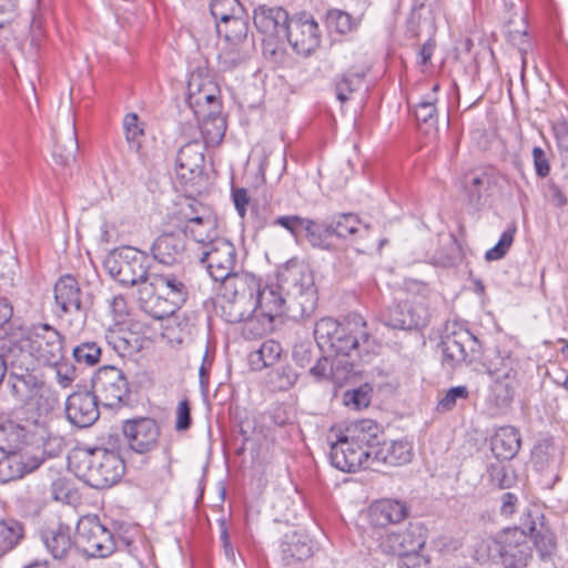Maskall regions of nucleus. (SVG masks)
<instances>
[{
    "instance_id": "1",
    "label": "nucleus",
    "mask_w": 568,
    "mask_h": 568,
    "mask_svg": "<svg viewBox=\"0 0 568 568\" xmlns=\"http://www.w3.org/2000/svg\"><path fill=\"white\" fill-rule=\"evenodd\" d=\"M119 448L120 436L108 434L106 442L101 446L80 449L74 465L77 476L97 489L115 485L125 471Z\"/></svg>"
},
{
    "instance_id": "2",
    "label": "nucleus",
    "mask_w": 568,
    "mask_h": 568,
    "mask_svg": "<svg viewBox=\"0 0 568 568\" xmlns=\"http://www.w3.org/2000/svg\"><path fill=\"white\" fill-rule=\"evenodd\" d=\"M12 339L16 354L29 362L36 358L44 365H58L64 357L63 337L49 324L34 326L28 334Z\"/></svg>"
},
{
    "instance_id": "3",
    "label": "nucleus",
    "mask_w": 568,
    "mask_h": 568,
    "mask_svg": "<svg viewBox=\"0 0 568 568\" xmlns=\"http://www.w3.org/2000/svg\"><path fill=\"white\" fill-rule=\"evenodd\" d=\"M225 300L223 314L229 323H241L254 313V296L258 291L260 281L253 274L237 270L220 282Z\"/></svg>"
},
{
    "instance_id": "4",
    "label": "nucleus",
    "mask_w": 568,
    "mask_h": 568,
    "mask_svg": "<svg viewBox=\"0 0 568 568\" xmlns=\"http://www.w3.org/2000/svg\"><path fill=\"white\" fill-rule=\"evenodd\" d=\"M536 531L535 521H525L520 527L504 531L500 536V555L525 562L530 557L528 539H532L541 556L550 555L556 547L554 535L548 531Z\"/></svg>"
},
{
    "instance_id": "5",
    "label": "nucleus",
    "mask_w": 568,
    "mask_h": 568,
    "mask_svg": "<svg viewBox=\"0 0 568 568\" xmlns=\"http://www.w3.org/2000/svg\"><path fill=\"white\" fill-rule=\"evenodd\" d=\"M104 266L111 277L122 285L138 286L139 288L151 277L149 256L132 246H122L111 252Z\"/></svg>"
},
{
    "instance_id": "6",
    "label": "nucleus",
    "mask_w": 568,
    "mask_h": 568,
    "mask_svg": "<svg viewBox=\"0 0 568 568\" xmlns=\"http://www.w3.org/2000/svg\"><path fill=\"white\" fill-rule=\"evenodd\" d=\"M278 281L287 295L300 305L301 315L313 312L317 296L313 272L306 263L291 260L281 270Z\"/></svg>"
},
{
    "instance_id": "7",
    "label": "nucleus",
    "mask_w": 568,
    "mask_h": 568,
    "mask_svg": "<svg viewBox=\"0 0 568 568\" xmlns=\"http://www.w3.org/2000/svg\"><path fill=\"white\" fill-rule=\"evenodd\" d=\"M31 362L27 358H12L9 371L8 383L11 394L23 405H39V398L43 397L50 389L47 387L42 377L34 371L29 368Z\"/></svg>"
},
{
    "instance_id": "8",
    "label": "nucleus",
    "mask_w": 568,
    "mask_h": 568,
    "mask_svg": "<svg viewBox=\"0 0 568 568\" xmlns=\"http://www.w3.org/2000/svg\"><path fill=\"white\" fill-rule=\"evenodd\" d=\"M211 278L221 282L239 270V255L235 245L227 239L213 242L205 250L197 252Z\"/></svg>"
},
{
    "instance_id": "9",
    "label": "nucleus",
    "mask_w": 568,
    "mask_h": 568,
    "mask_svg": "<svg viewBox=\"0 0 568 568\" xmlns=\"http://www.w3.org/2000/svg\"><path fill=\"white\" fill-rule=\"evenodd\" d=\"M80 551L90 557H106L114 550L112 534L97 517H82L77 525Z\"/></svg>"
},
{
    "instance_id": "10",
    "label": "nucleus",
    "mask_w": 568,
    "mask_h": 568,
    "mask_svg": "<svg viewBox=\"0 0 568 568\" xmlns=\"http://www.w3.org/2000/svg\"><path fill=\"white\" fill-rule=\"evenodd\" d=\"M93 394L103 406H119L129 395V383L121 369L114 366L101 367L92 378Z\"/></svg>"
},
{
    "instance_id": "11",
    "label": "nucleus",
    "mask_w": 568,
    "mask_h": 568,
    "mask_svg": "<svg viewBox=\"0 0 568 568\" xmlns=\"http://www.w3.org/2000/svg\"><path fill=\"white\" fill-rule=\"evenodd\" d=\"M297 54L308 55L321 43V32L315 19L306 13L291 18L283 37Z\"/></svg>"
},
{
    "instance_id": "12",
    "label": "nucleus",
    "mask_w": 568,
    "mask_h": 568,
    "mask_svg": "<svg viewBox=\"0 0 568 568\" xmlns=\"http://www.w3.org/2000/svg\"><path fill=\"white\" fill-rule=\"evenodd\" d=\"M425 544V531L419 524H409L403 531L386 532L378 538V548L382 552L400 558L419 551Z\"/></svg>"
},
{
    "instance_id": "13",
    "label": "nucleus",
    "mask_w": 568,
    "mask_h": 568,
    "mask_svg": "<svg viewBox=\"0 0 568 568\" xmlns=\"http://www.w3.org/2000/svg\"><path fill=\"white\" fill-rule=\"evenodd\" d=\"M122 433L132 452L148 454L158 447L161 429L154 419L141 417L124 420Z\"/></svg>"
},
{
    "instance_id": "14",
    "label": "nucleus",
    "mask_w": 568,
    "mask_h": 568,
    "mask_svg": "<svg viewBox=\"0 0 568 568\" xmlns=\"http://www.w3.org/2000/svg\"><path fill=\"white\" fill-rule=\"evenodd\" d=\"M329 459L335 468L354 473L362 467L372 465V450L365 449L362 445H356L348 436L344 435L332 443Z\"/></svg>"
},
{
    "instance_id": "15",
    "label": "nucleus",
    "mask_w": 568,
    "mask_h": 568,
    "mask_svg": "<svg viewBox=\"0 0 568 568\" xmlns=\"http://www.w3.org/2000/svg\"><path fill=\"white\" fill-rule=\"evenodd\" d=\"M443 364L455 368L463 363H471L479 352L478 339L469 331H458L447 334L440 343Z\"/></svg>"
},
{
    "instance_id": "16",
    "label": "nucleus",
    "mask_w": 568,
    "mask_h": 568,
    "mask_svg": "<svg viewBox=\"0 0 568 568\" xmlns=\"http://www.w3.org/2000/svg\"><path fill=\"white\" fill-rule=\"evenodd\" d=\"M98 400L93 392H73L65 400L67 419L79 428L93 425L100 416Z\"/></svg>"
},
{
    "instance_id": "17",
    "label": "nucleus",
    "mask_w": 568,
    "mask_h": 568,
    "mask_svg": "<svg viewBox=\"0 0 568 568\" xmlns=\"http://www.w3.org/2000/svg\"><path fill=\"white\" fill-rule=\"evenodd\" d=\"M42 541L54 560L73 565L78 558L80 551L78 538H72L71 528L68 525L59 524L57 527L45 529L42 532Z\"/></svg>"
},
{
    "instance_id": "18",
    "label": "nucleus",
    "mask_w": 568,
    "mask_h": 568,
    "mask_svg": "<svg viewBox=\"0 0 568 568\" xmlns=\"http://www.w3.org/2000/svg\"><path fill=\"white\" fill-rule=\"evenodd\" d=\"M382 321L393 329L420 328L427 324L428 311L420 303L403 302L388 307Z\"/></svg>"
},
{
    "instance_id": "19",
    "label": "nucleus",
    "mask_w": 568,
    "mask_h": 568,
    "mask_svg": "<svg viewBox=\"0 0 568 568\" xmlns=\"http://www.w3.org/2000/svg\"><path fill=\"white\" fill-rule=\"evenodd\" d=\"M45 460V450L33 453L20 450V453L6 454L0 459V483H9L23 478L37 470Z\"/></svg>"
},
{
    "instance_id": "20",
    "label": "nucleus",
    "mask_w": 568,
    "mask_h": 568,
    "mask_svg": "<svg viewBox=\"0 0 568 568\" xmlns=\"http://www.w3.org/2000/svg\"><path fill=\"white\" fill-rule=\"evenodd\" d=\"M499 173L493 168L471 171L464 176L463 189L469 204L483 205L494 193L499 182Z\"/></svg>"
},
{
    "instance_id": "21",
    "label": "nucleus",
    "mask_w": 568,
    "mask_h": 568,
    "mask_svg": "<svg viewBox=\"0 0 568 568\" xmlns=\"http://www.w3.org/2000/svg\"><path fill=\"white\" fill-rule=\"evenodd\" d=\"M205 145L200 140H192L182 145L176 155V174L184 183H193L200 178L204 168Z\"/></svg>"
},
{
    "instance_id": "22",
    "label": "nucleus",
    "mask_w": 568,
    "mask_h": 568,
    "mask_svg": "<svg viewBox=\"0 0 568 568\" xmlns=\"http://www.w3.org/2000/svg\"><path fill=\"white\" fill-rule=\"evenodd\" d=\"M290 20L287 11L282 7L260 4L253 12L256 29L270 39H283Z\"/></svg>"
},
{
    "instance_id": "23",
    "label": "nucleus",
    "mask_w": 568,
    "mask_h": 568,
    "mask_svg": "<svg viewBox=\"0 0 568 568\" xmlns=\"http://www.w3.org/2000/svg\"><path fill=\"white\" fill-rule=\"evenodd\" d=\"M54 301L63 313H75L84 322L87 306L78 281L72 275L61 276L54 285Z\"/></svg>"
},
{
    "instance_id": "24",
    "label": "nucleus",
    "mask_w": 568,
    "mask_h": 568,
    "mask_svg": "<svg viewBox=\"0 0 568 568\" xmlns=\"http://www.w3.org/2000/svg\"><path fill=\"white\" fill-rule=\"evenodd\" d=\"M365 323L359 316L342 323L338 333L326 349L333 351L336 355L349 356L352 352L361 347V341L367 342V334L364 332Z\"/></svg>"
},
{
    "instance_id": "25",
    "label": "nucleus",
    "mask_w": 568,
    "mask_h": 568,
    "mask_svg": "<svg viewBox=\"0 0 568 568\" xmlns=\"http://www.w3.org/2000/svg\"><path fill=\"white\" fill-rule=\"evenodd\" d=\"M136 297L140 308L155 320L166 318L180 308L163 293L160 294L150 282L138 288Z\"/></svg>"
},
{
    "instance_id": "26",
    "label": "nucleus",
    "mask_w": 568,
    "mask_h": 568,
    "mask_svg": "<svg viewBox=\"0 0 568 568\" xmlns=\"http://www.w3.org/2000/svg\"><path fill=\"white\" fill-rule=\"evenodd\" d=\"M407 504L398 499H379L374 501L367 510L369 524L374 527H386L398 524L408 517Z\"/></svg>"
},
{
    "instance_id": "27",
    "label": "nucleus",
    "mask_w": 568,
    "mask_h": 568,
    "mask_svg": "<svg viewBox=\"0 0 568 568\" xmlns=\"http://www.w3.org/2000/svg\"><path fill=\"white\" fill-rule=\"evenodd\" d=\"M213 18L215 19V29L224 43L240 44L251 43L247 39L248 23L246 20L220 10L219 6L213 7Z\"/></svg>"
},
{
    "instance_id": "28",
    "label": "nucleus",
    "mask_w": 568,
    "mask_h": 568,
    "mask_svg": "<svg viewBox=\"0 0 568 568\" xmlns=\"http://www.w3.org/2000/svg\"><path fill=\"white\" fill-rule=\"evenodd\" d=\"M312 541L302 532H287L280 541L281 560L286 567H294L312 557Z\"/></svg>"
},
{
    "instance_id": "29",
    "label": "nucleus",
    "mask_w": 568,
    "mask_h": 568,
    "mask_svg": "<svg viewBox=\"0 0 568 568\" xmlns=\"http://www.w3.org/2000/svg\"><path fill=\"white\" fill-rule=\"evenodd\" d=\"M184 250V240L173 233L161 234L154 240L151 246L153 258L164 265H174L181 262Z\"/></svg>"
},
{
    "instance_id": "30",
    "label": "nucleus",
    "mask_w": 568,
    "mask_h": 568,
    "mask_svg": "<svg viewBox=\"0 0 568 568\" xmlns=\"http://www.w3.org/2000/svg\"><path fill=\"white\" fill-rule=\"evenodd\" d=\"M280 288L282 286H265L256 291L254 296V312L258 311L262 316H265L270 321H274L275 317L284 314L285 310L290 311L292 305L286 307V300L283 297Z\"/></svg>"
},
{
    "instance_id": "31",
    "label": "nucleus",
    "mask_w": 568,
    "mask_h": 568,
    "mask_svg": "<svg viewBox=\"0 0 568 568\" xmlns=\"http://www.w3.org/2000/svg\"><path fill=\"white\" fill-rule=\"evenodd\" d=\"M194 82L189 83V104L193 109L196 118H207V115H216L221 113V103L219 100V90L212 83L210 88H201L199 85L197 91H193Z\"/></svg>"
},
{
    "instance_id": "32",
    "label": "nucleus",
    "mask_w": 568,
    "mask_h": 568,
    "mask_svg": "<svg viewBox=\"0 0 568 568\" xmlns=\"http://www.w3.org/2000/svg\"><path fill=\"white\" fill-rule=\"evenodd\" d=\"M412 456V445L408 442H383L372 452V464L382 463L389 466H400L409 463Z\"/></svg>"
},
{
    "instance_id": "33",
    "label": "nucleus",
    "mask_w": 568,
    "mask_h": 568,
    "mask_svg": "<svg viewBox=\"0 0 568 568\" xmlns=\"http://www.w3.org/2000/svg\"><path fill=\"white\" fill-rule=\"evenodd\" d=\"M487 374L493 381H515L519 369V361L506 349H495L487 358Z\"/></svg>"
},
{
    "instance_id": "34",
    "label": "nucleus",
    "mask_w": 568,
    "mask_h": 568,
    "mask_svg": "<svg viewBox=\"0 0 568 568\" xmlns=\"http://www.w3.org/2000/svg\"><path fill=\"white\" fill-rule=\"evenodd\" d=\"M182 232L200 245L197 252L223 239L219 235L217 219L212 212L191 224H184Z\"/></svg>"
},
{
    "instance_id": "35",
    "label": "nucleus",
    "mask_w": 568,
    "mask_h": 568,
    "mask_svg": "<svg viewBox=\"0 0 568 568\" xmlns=\"http://www.w3.org/2000/svg\"><path fill=\"white\" fill-rule=\"evenodd\" d=\"M333 236L343 240L355 241L369 235V225L363 224L359 217L353 213H338L328 220Z\"/></svg>"
},
{
    "instance_id": "36",
    "label": "nucleus",
    "mask_w": 568,
    "mask_h": 568,
    "mask_svg": "<svg viewBox=\"0 0 568 568\" xmlns=\"http://www.w3.org/2000/svg\"><path fill=\"white\" fill-rule=\"evenodd\" d=\"M78 151L79 142L75 123L74 120H72L67 125L64 132H60L57 136L53 149V159L58 164L69 168L75 163Z\"/></svg>"
},
{
    "instance_id": "37",
    "label": "nucleus",
    "mask_w": 568,
    "mask_h": 568,
    "mask_svg": "<svg viewBox=\"0 0 568 568\" xmlns=\"http://www.w3.org/2000/svg\"><path fill=\"white\" fill-rule=\"evenodd\" d=\"M519 432L513 426H504L496 430L491 438V452L501 460H510L520 448Z\"/></svg>"
},
{
    "instance_id": "38",
    "label": "nucleus",
    "mask_w": 568,
    "mask_h": 568,
    "mask_svg": "<svg viewBox=\"0 0 568 568\" xmlns=\"http://www.w3.org/2000/svg\"><path fill=\"white\" fill-rule=\"evenodd\" d=\"M149 282L158 288L160 294L163 293L179 307L185 303L189 292L181 276L175 274H151Z\"/></svg>"
},
{
    "instance_id": "39",
    "label": "nucleus",
    "mask_w": 568,
    "mask_h": 568,
    "mask_svg": "<svg viewBox=\"0 0 568 568\" xmlns=\"http://www.w3.org/2000/svg\"><path fill=\"white\" fill-rule=\"evenodd\" d=\"M515 381H494L486 397V406L491 415L505 413L515 395Z\"/></svg>"
},
{
    "instance_id": "40",
    "label": "nucleus",
    "mask_w": 568,
    "mask_h": 568,
    "mask_svg": "<svg viewBox=\"0 0 568 568\" xmlns=\"http://www.w3.org/2000/svg\"><path fill=\"white\" fill-rule=\"evenodd\" d=\"M531 459L539 471H554L561 462V450L552 439L544 438L535 445Z\"/></svg>"
},
{
    "instance_id": "41",
    "label": "nucleus",
    "mask_w": 568,
    "mask_h": 568,
    "mask_svg": "<svg viewBox=\"0 0 568 568\" xmlns=\"http://www.w3.org/2000/svg\"><path fill=\"white\" fill-rule=\"evenodd\" d=\"M346 436L356 445H362L365 449L374 450L378 447V435L381 434L377 423L372 419H362L353 423L346 429Z\"/></svg>"
},
{
    "instance_id": "42",
    "label": "nucleus",
    "mask_w": 568,
    "mask_h": 568,
    "mask_svg": "<svg viewBox=\"0 0 568 568\" xmlns=\"http://www.w3.org/2000/svg\"><path fill=\"white\" fill-rule=\"evenodd\" d=\"M282 347L274 339L265 341L261 346L251 352L248 355V364L253 371H262L276 364L281 357Z\"/></svg>"
},
{
    "instance_id": "43",
    "label": "nucleus",
    "mask_w": 568,
    "mask_h": 568,
    "mask_svg": "<svg viewBox=\"0 0 568 568\" xmlns=\"http://www.w3.org/2000/svg\"><path fill=\"white\" fill-rule=\"evenodd\" d=\"M28 430L18 424H8L0 428V450L4 454L29 450L22 446L27 443Z\"/></svg>"
},
{
    "instance_id": "44",
    "label": "nucleus",
    "mask_w": 568,
    "mask_h": 568,
    "mask_svg": "<svg viewBox=\"0 0 568 568\" xmlns=\"http://www.w3.org/2000/svg\"><path fill=\"white\" fill-rule=\"evenodd\" d=\"M252 43H223L217 55L219 65L222 71H231L246 61Z\"/></svg>"
},
{
    "instance_id": "45",
    "label": "nucleus",
    "mask_w": 568,
    "mask_h": 568,
    "mask_svg": "<svg viewBox=\"0 0 568 568\" xmlns=\"http://www.w3.org/2000/svg\"><path fill=\"white\" fill-rule=\"evenodd\" d=\"M307 242L316 248L331 251L334 245L331 242L333 233L328 221L317 222L307 219L304 230Z\"/></svg>"
},
{
    "instance_id": "46",
    "label": "nucleus",
    "mask_w": 568,
    "mask_h": 568,
    "mask_svg": "<svg viewBox=\"0 0 568 568\" xmlns=\"http://www.w3.org/2000/svg\"><path fill=\"white\" fill-rule=\"evenodd\" d=\"M365 72L352 70L337 75L334 82L337 100L341 103L349 100L351 95L362 87Z\"/></svg>"
},
{
    "instance_id": "47",
    "label": "nucleus",
    "mask_w": 568,
    "mask_h": 568,
    "mask_svg": "<svg viewBox=\"0 0 568 568\" xmlns=\"http://www.w3.org/2000/svg\"><path fill=\"white\" fill-rule=\"evenodd\" d=\"M200 123L202 141L205 144L220 143L225 134L226 124L221 113L207 115V118H196Z\"/></svg>"
},
{
    "instance_id": "48",
    "label": "nucleus",
    "mask_w": 568,
    "mask_h": 568,
    "mask_svg": "<svg viewBox=\"0 0 568 568\" xmlns=\"http://www.w3.org/2000/svg\"><path fill=\"white\" fill-rule=\"evenodd\" d=\"M22 536L23 527L18 520L0 519V555L14 548Z\"/></svg>"
},
{
    "instance_id": "49",
    "label": "nucleus",
    "mask_w": 568,
    "mask_h": 568,
    "mask_svg": "<svg viewBox=\"0 0 568 568\" xmlns=\"http://www.w3.org/2000/svg\"><path fill=\"white\" fill-rule=\"evenodd\" d=\"M359 23V18H353L349 13L339 9H331L326 13L327 28L339 34L355 31Z\"/></svg>"
},
{
    "instance_id": "50",
    "label": "nucleus",
    "mask_w": 568,
    "mask_h": 568,
    "mask_svg": "<svg viewBox=\"0 0 568 568\" xmlns=\"http://www.w3.org/2000/svg\"><path fill=\"white\" fill-rule=\"evenodd\" d=\"M342 323L334 318L324 317L316 322L314 327V337L320 349H325L338 333Z\"/></svg>"
},
{
    "instance_id": "51",
    "label": "nucleus",
    "mask_w": 568,
    "mask_h": 568,
    "mask_svg": "<svg viewBox=\"0 0 568 568\" xmlns=\"http://www.w3.org/2000/svg\"><path fill=\"white\" fill-rule=\"evenodd\" d=\"M242 322L244 323L242 332L247 338L262 336L273 327V322L265 316H262L258 311L246 316Z\"/></svg>"
},
{
    "instance_id": "52",
    "label": "nucleus",
    "mask_w": 568,
    "mask_h": 568,
    "mask_svg": "<svg viewBox=\"0 0 568 568\" xmlns=\"http://www.w3.org/2000/svg\"><path fill=\"white\" fill-rule=\"evenodd\" d=\"M439 85L435 84L433 87V94L423 99L417 103L415 108V118L417 122H423L429 124L430 126L437 123V109H436V97L435 92L438 90Z\"/></svg>"
},
{
    "instance_id": "53",
    "label": "nucleus",
    "mask_w": 568,
    "mask_h": 568,
    "mask_svg": "<svg viewBox=\"0 0 568 568\" xmlns=\"http://www.w3.org/2000/svg\"><path fill=\"white\" fill-rule=\"evenodd\" d=\"M101 347L95 342H83L72 351L74 361L80 365L93 366L99 363Z\"/></svg>"
},
{
    "instance_id": "54",
    "label": "nucleus",
    "mask_w": 568,
    "mask_h": 568,
    "mask_svg": "<svg viewBox=\"0 0 568 568\" xmlns=\"http://www.w3.org/2000/svg\"><path fill=\"white\" fill-rule=\"evenodd\" d=\"M306 221V217L292 214L277 216L270 224L285 229L298 242L304 233Z\"/></svg>"
},
{
    "instance_id": "55",
    "label": "nucleus",
    "mask_w": 568,
    "mask_h": 568,
    "mask_svg": "<svg viewBox=\"0 0 568 568\" xmlns=\"http://www.w3.org/2000/svg\"><path fill=\"white\" fill-rule=\"evenodd\" d=\"M516 233V225H509L500 235L497 244L485 253L486 261H498L503 258L510 248Z\"/></svg>"
},
{
    "instance_id": "56",
    "label": "nucleus",
    "mask_w": 568,
    "mask_h": 568,
    "mask_svg": "<svg viewBox=\"0 0 568 568\" xmlns=\"http://www.w3.org/2000/svg\"><path fill=\"white\" fill-rule=\"evenodd\" d=\"M123 126L129 148L138 152L141 148V138L143 135V129L139 124L138 115L135 113L126 114L123 120Z\"/></svg>"
},
{
    "instance_id": "57",
    "label": "nucleus",
    "mask_w": 568,
    "mask_h": 568,
    "mask_svg": "<svg viewBox=\"0 0 568 568\" xmlns=\"http://www.w3.org/2000/svg\"><path fill=\"white\" fill-rule=\"evenodd\" d=\"M211 212L209 207L194 199H186L180 206L179 215L185 224H191V222H195Z\"/></svg>"
},
{
    "instance_id": "58",
    "label": "nucleus",
    "mask_w": 568,
    "mask_h": 568,
    "mask_svg": "<svg viewBox=\"0 0 568 568\" xmlns=\"http://www.w3.org/2000/svg\"><path fill=\"white\" fill-rule=\"evenodd\" d=\"M469 396L468 388L466 386H455L449 388L445 395L439 399L436 406V410L439 413H446L454 409L459 399L466 400Z\"/></svg>"
},
{
    "instance_id": "59",
    "label": "nucleus",
    "mask_w": 568,
    "mask_h": 568,
    "mask_svg": "<svg viewBox=\"0 0 568 568\" xmlns=\"http://www.w3.org/2000/svg\"><path fill=\"white\" fill-rule=\"evenodd\" d=\"M13 343L12 338H0V385L8 368L11 367L12 358L17 357Z\"/></svg>"
},
{
    "instance_id": "60",
    "label": "nucleus",
    "mask_w": 568,
    "mask_h": 568,
    "mask_svg": "<svg viewBox=\"0 0 568 568\" xmlns=\"http://www.w3.org/2000/svg\"><path fill=\"white\" fill-rule=\"evenodd\" d=\"M316 357L315 347L311 342L298 343L293 348V359L301 367L311 366Z\"/></svg>"
},
{
    "instance_id": "61",
    "label": "nucleus",
    "mask_w": 568,
    "mask_h": 568,
    "mask_svg": "<svg viewBox=\"0 0 568 568\" xmlns=\"http://www.w3.org/2000/svg\"><path fill=\"white\" fill-rule=\"evenodd\" d=\"M192 425L191 407L186 398L182 399L175 409V430L185 432Z\"/></svg>"
},
{
    "instance_id": "62",
    "label": "nucleus",
    "mask_w": 568,
    "mask_h": 568,
    "mask_svg": "<svg viewBox=\"0 0 568 568\" xmlns=\"http://www.w3.org/2000/svg\"><path fill=\"white\" fill-rule=\"evenodd\" d=\"M13 314V307L7 296L0 294V338H14L16 335L8 336L7 326Z\"/></svg>"
},
{
    "instance_id": "63",
    "label": "nucleus",
    "mask_w": 568,
    "mask_h": 568,
    "mask_svg": "<svg viewBox=\"0 0 568 568\" xmlns=\"http://www.w3.org/2000/svg\"><path fill=\"white\" fill-rule=\"evenodd\" d=\"M344 404L354 409H361L367 407L369 404V396L367 392L362 388L348 390L343 397Z\"/></svg>"
},
{
    "instance_id": "64",
    "label": "nucleus",
    "mask_w": 568,
    "mask_h": 568,
    "mask_svg": "<svg viewBox=\"0 0 568 568\" xmlns=\"http://www.w3.org/2000/svg\"><path fill=\"white\" fill-rule=\"evenodd\" d=\"M399 568H429V560L419 555L418 551L408 554L400 558L398 562Z\"/></svg>"
}]
</instances>
